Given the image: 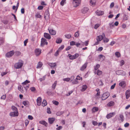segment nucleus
Listing matches in <instances>:
<instances>
[{
    "instance_id": "43",
    "label": "nucleus",
    "mask_w": 130,
    "mask_h": 130,
    "mask_svg": "<svg viewBox=\"0 0 130 130\" xmlns=\"http://www.w3.org/2000/svg\"><path fill=\"white\" fill-rule=\"evenodd\" d=\"M74 59L78 57L79 56V54L78 53H76L73 55Z\"/></svg>"
},
{
    "instance_id": "50",
    "label": "nucleus",
    "mask_w": 130,
    "mask_h": 130,
    "mask_svg": "<svg viewBox=\"0 0 130 130\" xmlns=\"http://www.w3.org/2000/svg\"><path fill=\"white\" fill-rule=\"evenodd\" d=\"M64 45H62L58 49V50H59L60 51H61V50H62L64 48Z\"/></svg>"
},
{
    "instance_id": "26",
    "label": "nucleus",
    "mask_w": 130,
    "mask_h": 130,
    "mask_svg": "<svg viewBox=\"0 0 130 130\" xmlns=\"http://www.w3.org/2000/svg\"><path fill=\"white\" fill-rule=\"evenodd\" d=\"M30 81L27 80H26L25 81L22 83V84L23 86L28 85V84L30 83Z\"/></svg>"
},
{
    "instance_id": "25",
    "label": "nucleus",
    "mask_w": 130,
    "mask_h": 130,
    "mask_svg": "<svg viewBox=\"0 0 130 130\" xmlns=\"http://www.w3.org/2000/svg\"><path fill=\"white\" fill-rule=\"evenodd\" d=\"M42 66V62H39L37 64L36 68L37 69L40 68Z\"/></svg>"
},
{
    "instance_id": "53",
    "label": "nucleus",
    "mask_w": 130,
    "mask_h": 130,
    "mask_svg": "<svg viewBox=\"0 0 130 130\" xmlns=\"http://www.w3.org/2000/svg\"><path fill=\"white\" fill-rule=\"evenodd\" d=\"M63 81L69 82L70 80V78H64L63 79Z\"/></svg>"
},
{
    "instance_id": "64",
    "label": "nucleus",
    "mask_w": 130,
    "mask_h": 130,
    "mask_svg": "<svg viewBox=\"0 0 130 130\" xmlns=\"http://www.w3.org/2000/svg\"><path fill=\"white\" fill-rule=\"evenodd\" d=\"M62 128V126H59L58 127L56 128V129L57 130H60Z\"/></svg>"
},
{
    "instance_id": "39",
    "label": "nucleus",
    "mask_w": 130,
    "mask_h": 130,
    "mask_svg": "<svg viewBox=\"0 0 130 130\" xmlns=\"http://www.w3.org/2000/svg\"><path fill=\"white\" fill-rule=\"evenodd\" d=\"M102 73V72L101 71L98 70L97 71V74L98 75L100 76L101 75Z\"/></svg>"
},
{
    "instance_id": "29",
    "label": "nucleus",
    "mask_w": 130,
    "mask_h": 130,
    "mask_svg": "<svg viewBox=\"0 0 130 130\" xmlns=\"http://www.w3.org/2000/svg\"><path fill=\"white\" fill-rule=\"evenodd\" d=\"M99 58L100 59H101L102 60H103L105 59V57L104 55L101 54L99 56Z\"/></svg>"
},
{
    "instance_id": "36",
    "label": "nucleus",
    "mask_w": 130,
    "mask_h": 130,
    "mask_svg": "<svg viewBox=\"0 0 130 130\" xmlns=\"http://www.w3.org/2000/svg\"><path fill=\"white\" fill-rule=\"evenodd\" d=\"M65 37L69 39L71 37V35L70 34H66L64 35Z\"/></svg>"
},
{
    "instance_id": "10",
    "label": "nucleus",
    "mask_w": 130,
    "mask_h": 130,
    "mask_svg": "<svg viewBox=\"0 0 130 130\" xmlns=\"http://www.w3.org/2000/svg\"><path fill=\"white\" fill-rule=\"evenodd\" d=\"M50 14L48 10L47 9L44 14V18L45 20H47Z\"/></svg>"
},
{
    "instance_id": "33",
    "label": "nucleus",
    "mask_w": 130,
    "mask_h": 130,
    "mask_svg": "<svg viewBox=\"0 0 130 130\" xmlns=\"http://www.w3.org/2000/svg\"><path fill=\"white\" fill-rule=\"evenodd\" d=\"M21 52L19 51H16L15 52V55L17 56H19L21 55Z\"/></svg>"
},
{
    "instance_id": "61",
    "label": "nucleus",
    "mask_w": 130,
    "mask_h": 130,
    "mask_svg": "<svg viewBox=\"0 0 130 130\" xmlns=\"http://www.w3.org/2000/svg\"><path fill=\"white\" fill-rule=\"evenodd\" d=\"M30 90L32 91H34L36 90V89L34 87H32L30 88Z\"/></svg>"
},
{
    "instance_id": "41",
    "label": "nucleus",
    "mask_w": 130,
    "mask_h": 130,
    "mask_svg": "<svg viewBox=\"0 0 130 130\" xmlns=\"http://www.w3.org/2000/svg\"><path fill=\"white\" fill-rule=\"evenodd\" d=\"M66 0H62L60 2V5L62 6H63L65 3H66Z\"/></svg>"
},
{
    "instance_id": "14",
    "label": "nucleus",
    "mask_w": 130,
    "mask_h": 130,
    "mask_svg": "<svg viewBox=\"0 0 130 130\" xmlns=\"http://www.w3.org/2000/svg\"><path fill=\"white\" fill-rule=\"evenodd\" d=\"M119 85L120 86L122 87L123 88H124L125 87L126 84L125 82L122 81L119 83Z\"/></svg>"
},
{
    "instance_id": "28",
    "label": "nucleus",
    "mask_w": 130,
    "mask_h": 130,
    "mask_svg": "<svg viewBox=\"0 0 130 130\" xmlns=\"http://www.w3.org/2000/svg\"><path fill=\"white\" fill-rule=\"evenodd\" d=\"M62 39L60 38H57L56 41V42L57 43H60L62 41Z\"/></svg>"
},
{
    "instance_id": "46",
    "label": "nucleus",
    "mask_w": 130,
    "mask_h": 130,
    "mask_svg": "<svg viewBox=\"0 0 130 130\" xmlns=\"http://www.w3.org/2000/svg\"><path fill=\"white\" fill-rule=\"evenodd\" d=\"M100 24H96L95 25L94 27V28L95 29H97L98 27H99L100 26Z\"/></svg>"
},
{
    "instance_id": "44",
    "label": "nucleus",
    "mask_w": 130,
    "mask_h": 130,
    "mask_svg": "<svg viewBox=\"0 0 130 130\" xmlns=\"http://www.w3.org/2000/svg\"><path fill=\"white\" fill-rule=\"evenodd\" d=\"M99 110V108L97 107H94L92 108V110L95 112Z\"/></svg>"
},
{
    "instance_id": "19",
    "label": "nucleus",
    "mask_w": 130,
    "mask_h": 130,
    "mask_svg": "<svg viewBox=\"0 0 130 130\" xmlns=\"http://www.w3.org/2000/svg\"><path fill=\"white\" fill-rule=\"evenodd\" d=\"M44 36L46 38L48 39H50L51 38L50 35L47 33H44Z\"/></svg>"
},
{
    "instance_id": "12",
    "label": "nucleus",
    "mask_w": 130,
    "mask_h": 130,
    "mask_svg": "<svg viewBox=\"0 0 130 130\" xmlns=\"http://www.w3.org/2000/svg\"><path fill=\"white\" fill-rule=\"evenodd\" d=\"M41 49L37 48L35 50V53L37 56L39 55L41 53Z\"/></svg>"
},
{
    "instance_id": "2",
    "label": "nucleus",
    "mask_w": 130,
    "mask_h": 130,
    "mask_svg": "<svg viewBox=\"0 0 130 130\" xmlns=\"http://www.w3.org/2000/svg\"><path fill=\"white\" fill-rule=\"evenodd\" d=\"M82 78L79 75H78L77 76L76 79L73 80L72 83L73 84H77L79 83L78 80L82 81Z\"/></svg>"
},
{
    "instance_id": "24",
    "label": "nucleus",
    "mask_w": 130,
    "mask_h": 130,
    "mask_svg": "<svg viewBox=\"0 0 130 130\" xmlns=\"http://www.w3.org/2000/svg\"><path fill=\"white\" fill-rule=\"evenodd\" d=\"M48 64L51 68L54 67L56 66V63H49Z\"/></svg>"
},
{
    "instance_id": "7",
    "label": "nucleus",
    "mask_w": 130,
    "mask_h": 130,
    "mask_svg": "<svg viewBox=\"0 0 130 130\" xmlns=\"http://www.w3.org/2000/svg\"><path fill=\"white\" fill-rule=\"evenodd\" d=\"M105 37V34L104 33H103L102 35H100L98 36L96 38V40L97 41H100L102 39L103 40L104 37Z\"/></svg>"
},
{
    "instance_id": "31",
    "label": "nucleus",
    "mask_w": 130,
    "mask_h": 130,
    "mask_svg": "<svg viewBox=\"0 0 130 130\" xmlns=\"http://www.w3.org/2000/svg\"><path fill=\"white\" fill-rule=\"evenodd\" d=\"M18 88L19 90L22 93H23L24 91L23 89V88L22 86H18Z\"/></svg>"
},
{
    "instance_id": "17",
    "label": "nucleus",
    "mask_w": 130,
    "mask_h": 130,
    "mask_svg": "<svg viewBox=\"0 0 130 130\" xmlns=\"http://www.w3.org/2000/svg\"><path fill=\"white\" fill-rule=\"evenodd\" d=\"M37 104L40 106L41 104V98L40 97H38L37 100Z\"/></svg>"
},
{
    "instance_id": "59",
    "label": "nucleus",
    "mask_w": 130,
    "mask_h": 130,
    "mask_svg": "<svg viewBox=\"0 0 130 130\" xmlns=\"http://www.w3.org/2000/svg\"><path fill=\"white\" fill-rule=\"evenodd\" d=\"M29 122V121H28V120H25V125L26 126L28 124Z\"/></svg>"
},
{
    "instance_id": "4",
    "label": "nucleus",
    "mask_w": 130,
    "mask_h": 130,
    "mask_svg": "<svg viewBox=\"0 0 130 130\" xmlns=\"http://www.w3.org/2000/svg\"><path fill=\"white\" fill-rule=\"evenodd\" d=\"M110 94L109 92H107L103 94L102 96V100H104L106 99L110 96Z\"/></svg>"
},
{
    "instance_id": "45",
    "label": "nucleus",
    "mask_w": 130,
    "mask_h": 130,
    "mask_svg": "<svg viewBox=\"0 0 130 130\" xmlns=\"http://www.w3.org/2000/svg\"><path fill=\"white\" fill-rule=\"evenodd\" d=\"M24 88H25L26 91H27V89L29 87V85H26L23 86Z\"/></svg>"
},
{
    "instance_id": "60",
    "label": "nucleus",
    "mask_w": 130,
    "mask_h": 130,
    "mask_svg": "<svg viewBox=\"0 0 130 130\" xmlns=\"http://www.w3.org/2000/svg\"><path fill=\"white\" fill-rule=\"evenodd\" d=\"M89 41H87L84 43V44L85 45V46H87L88 45V44H89Z\"/></svg>"
},
{
    "instance_id": "22",
    "label": "nucleus",
    "mask_w": 130,
    "mask_h": 130,
    "mask_svg": "<svg viewBox=\"0 0 130 130\" xmlns=\"http://www.w3.org/2000/svg\"><path fill=\"white\" fill-rule=\"evenodd\" d=\"M115 104L114 102L112 101H111L108 103L107 106L108 107H111L113 106Z\"/></svg>"
},
{
    "instance_id": "51",
    "label": "nucleus",
    "mask_w": 130,
    "mask_h": 130,
    "mask_svg": "<svg viewBox=\"0 0 130 130\" xmlns=\"http://www.w3.org/2000/svg\"><path fill=\"white\" fill-rule=\"evenodd\" d=\"M53 103L56 105H57L59 104V102L57 101H53Z\"/></svg>"
},
{
    "instance_id": "3",
    "label": "nucleus",
    "mask_w": 130,
    "mask_h": 130,
    "mask_svg": "<svg viewBox=\"0 0 130 130\" xmlns=\"http://www.w3.org/2000/svg\"><path fill=\"white\" fill-rule=\"evenodd\" d=\"M73 4L74 7H76L79 6L81 3V0H72Z\"/></svg>"
},
{
    "instance_id": "16",
    "label": "nucleus",
    "mask_w": 130,
    "mask_h": 130,
    "mask_svg": "<svg viewBox=\"0 0 130 130\" xmlns=\"http://www.w3.org/2000/svg\"><path fill=\"white\" fill-rule=\"evenodd\" d=\"M126 97V99H128L130 96V90L126 91L125 92Z\"/></svg>"
},
{
    "instance_id": "42",
    "label": "nucleus",
    "mask_w": 130,
    "mask_h": 130,
    "mask_svg": "<svg viewBox=\"0 0 130 130\" xmlns=\"http://www.w3.org/2000/svg\"><path fill=\"white\" fill-rule=\"evenodd\" d=\"M69 59L71 60H73L74 59L73 55H72L70 54H69L68 55Z\"/></svg>"
},
{
    "instance_id": "48",
    "label": "nucleus",
    "mask_w": 130,
    "mask_h": 130,
    "mask_svg": "<svg viewBox=\"0 0 130 130\" xmlns=\"http://www.w3.org/2000/svg\"><path fill=\"white\" fill-rule=\"evenodd\" d=\"M100 67V65L99 64H97L95 67L94 69L95 70H97Z\"/></svg>"
},
{
    "instance_id": "8",
    "label": "nucleus",
    "mask_w": 130,
    "mask_h": 130,
    "mask_svg": "<svg viewBox=\"0 0 130 130\" xmlns=\"http://www.w3.org/2000/svg\"><path fill=\"white\" fill-rule=\"evenodd\" d=\"M116 74L119 75H124L125 74V73L123 71L120 70L117 71L116 72Z\"/></svg>"
},
{
    "instance_id": "49",
    "label": "nucleus",
    "mask_w": 130,
    "mask_h": 130,
    "mask_svg": "<svg viewBox=\"0 0 130 130\" xmlns=\"http://www.w3.org/2000/svg\"><path fill=\"white\" fill-rule=\"evenodd\" d=\"M60 51L59 50H58L56 51V52L55 53L54 55L55 56H57L59 55V52Z\"/></svg>"
},
{
    "instance_id": "34",
    "label": "nucleus",
    "mask_w": 130,
    "mask_h": 130,
    "mask_svg": "<svg viewBox=\"0 0 130 130\" xmlns=\"http://www.w3.org/2000/svg\"><path fill=\"white\" fill-rule=\"evenodd\" d=\"M87 88V86L86 85H83L82 87V90L83 91H84L86 90Z\"/></svg>"
},
{
    "instance_id": "62",
    "label": "nucleus",
    "mask_w": 130,
    "mask_h": 130,
    "mask_svg": "<svg viewBox=\"0 0 130 130\" xmlns=\"http://www.w3.org/2000/svg\"><path fill=\"white\" fill-rule=\"evenodd\" d=\"M5 24H7L8 23V21L7 20H4L2 21Z\"/></svg>"
},
{
    "instance_id": "52",
    "label": "nucleus",
    "mask_w": 130,
    "mask_h": 130,
    "mask_svg": "<svg viewBox=\"0 0 130 130\" xmlns=\"http://www.w3.org/2000/svg\"><path fill=\"white\" fill-rule=\"evenodd\" d=\"M36 17L40 18L41 17V15L39 13H37L36 14Z\"/></svg>"
},
{
    "instance_id": "15",
    "label": "nucleus",
    "mask_w": 130,
    "mask_h": 130,
    "mask_svg": "<svg viewBox=\"0 0 130 130\" xmlns=\"http://www.w3.org/2000/svg\"><path fill=\"white\" fill-rule=\"evenodd\" d=\"M88 63L87 62L85 63L81 67L80 69V70L81 71H83L87 67Z\"/></svg>"
},
{
    "instance_id": "1",
    "label": "nucleus",
    "mask_w": 130,
    "mask_h": 130,
    "mask_svg": "<svg viewBox=\"0 0 130 130\" xmlns=\"http://www.w3.org/2000/svg\"><path fill=\"white\" fill-rule=\"evenodd\" d=\"M19 62L15 64L14 67L16 69H18L21 68L23 66V61L21 60H19Z\"/></svg>"
},
{
    "instance_id": "38",
    "label": "nucleus",
    "mask_w": 130,
    "mask_h": 130,
    "mask_svg": "<svg viewBox=\"0 0 130 130\" xmlns=\"http://www.w3.org/2000/svg\"><path fill=\"white\" fill-rule=\"evenodd\" d=\"M105 38H103V41L104 42H107L109 41V39L108 38H106L105 37H104Z\"/></svg>"
},
{
    "instance_id": "57",
    "label": "nucleus",
    "mask_w": 130,
    "mask_h": 130,
    "mask_svg": "<svg viewBox=\"0 0 130 130\" xmlns=\"http://www.w3.org/2000/svg\"><path fill=\"white\" fill-rule=\"evenodd\" d=\"M47 112L49 114H51V113L50 111V108H48L47 109Z\"/></svg>"
},
{
    "instance_id": "35",
    "label": "nucleus",
    "mask_w": 130,
    "mask_h": 130,
    "mask_svg": "<svg viewBox=\"0 0 130 130\" xmlns=\"http://www.w3.org/2000/svg\"><path fill=\"white\" fill-rule=\"evenodd\" d=\"M115 55L116 56L118 57H119L121 56L120 53L119 52H117L115 53Z\"/></svg>"
},
{
    "instance_id": "58",
    "label": "nucleus",
    "mask_w": 130,
    "mask_h": 130,
    "mask_svg": "<svg viewBox=\"0 0 130 130\" xmlns=\"http://www.w3.org/2000/svg\"><path fill=\"white\" fill-rule=\"evenodd\" d=\"M70 44L71 45H75V43L74 41H72L70 42Z\"/></svg>"
},
{
    "instance_id": "32",
    "label": "nucleus",
    "mask_w": 130,
    "mask_h": 130,
    "mask_svg": "<svg viewBox=\"0 0 130 130\" xmlns=\"http://www.w3.org/2000/svg\"><path fill=\"white\" fill-rule=\"evenodd\" d=\"M47 104V102L45 100H44L42 103V106L43 107L45 106Z\"/></svg>"
},
{
    "instance_id": "6",
    "label": "nucleus",
    "mask_w": 130,
    "mask_h": 130,
    "mask_svg": "<svg viewBox=\"0 0 130 130\" xmlns=\"http://www.w3.org/2000/svg\"><path fill=\"white\" fill-rule=\"evenodd\" d=\"M47 44L48 43L47 42L45 38H42L41 39V46H43L45 44L47 45Z\"/></svg>"
},
{
    "instance_id": "18",
    "label": "nucleus",
    "mask_w": 130,
    "mask_h": 130,
    "mask_svg": "<svg viewBox=\"0 0 130 130\" xmlns=\"http://www.w3.org/2000/svg\"><path fill=\"white\" fill-rule=\"evenodd\" d=\"M96 14L98 15H103L104 12L103 11L97 10L95 12Z\"/></svg>"
},
{
    "instance_id": "5",
    "label": "nucleus",
    "mask_w": 130,
    "mask_h": 130,
    "mask_svg": "<svg viewBox=\"0 0 130 130\" xmlns=\"http://www.w3.org/2000/svg\"><path fill=\"white\" fill-rule=\"evenodd\" d=\"M14 51H10L7 53L6 54V57L9 58L12 57L14 54Z\"/></svg>"
},
{
    "instance_id": "54",
    "label": "nucleus",
    "mask_w": 130,
    "mask_h": 130,
    "mask_svg": "<svg viewBox=\"0 0 130 130\" xmlns=\"http://www.w3.org/2000/svg\"><path fill=\"white\" fill-rule=\"evenodd\" d=\"M79 34L78 32V31L76 32L74 34V36L76 37H77L79 36Z\"/></svg>"
},
{
    "instance_id": "47",
    "label": "nucleus",
    "mask_w": 130,
    "mask_h": 130,
    "mask_svg": "<svg viewBox=\"0 0 130 130\" xmlns=\"http://www.w3.org/2000/svg\"><path fill=\"white\" fill-rule=\"evenodd\" d=\"M124 61L123 60H122L120 61V66H122L124 64Z\"/></svg>"
},
{
    "instance_id": "40",
    "label": "nucleus",
    "mask_w": 130,
    "mask_h": 130,
    "mask_svg": "<svg viewBox=\"0 0 130 130\" xmlns=\"http://www.w3.org/2000/svg\"><path fill=\"white\" fill-rule=\"evenodd\" d=\"M11 108L13 111H15L18 110L17 108L14 106H12Z\"/></svg>"
},
{
    "instance_id": "13",
    "label": "nucleus",
    "mask_w": 130,
    "mask_h": 130,
    "mask_svg": "<svg viewBox=\"0 0 130 130\" xmlns=\"http://www.w3.org/2000/svg\"><path fill=\"white\" fill-rule=\"evenodd\" d=\"M115 114V112L110 113L107 115L106 118L108 119H110L113 117Z\"/></svg>"
},
{
    "instance_id": "23",
    "label": "nucleus",
    "mask_w": 130,
    "mask_h": 130,
    "mask_svg": "<svg viewBox=\"0 0 130 130\" xmlns=\"http://www.w3.org/2000/svg\"><path fill=\"white\" fill-rule=\"evenodd\" d=\"M39 123L40 124H42L44 125L45 126H47L48 124L45 121L42 120L40 121H39Z\"/></svg>"
},
{
    "instance_id": "56",
    "label": "nucleus",
    "mask_w": 130,
    "mask_h": 130,
    "mask_svg": "<svg viewBox=\"0 0 130 130\" xmlns=\"http://www.w3.org/2000/svg\"><path fill=\"white\" fill-rule=\"evenodd\" d=\"M123 19L124 20H126L128 19V17L125 14H124L123 16Z\"/></svg>"
},
{
    "instance_id": "63",
    "label": "nucleus",
    "mask_w": 130,
    "mask_h": 130,
    "mask_svg": "<svg viewBox=\"0 0 130 130\" xmlns=\"http://www.w3.org/2000/svg\"><path fill=\"white\" fill-rule=\"evenodd\" d=\"M28 102L26 101H23V104L24 105V106H26Z\"/></svg>"
},
{
    "instance_id": "27",
    "label": "nucleus",
    "mask_w": 130,
    "mask_h": 130,
    "mask_svg": "<svg viewBox=\"0 0 130 130\" xmlns=\"http://www.w3.org/2000/svg\"><path fill=\"white\" fill-rule=\"evenodd\" d=\"M119 117L120 119H119V120L121 121V122H122L124 120V116L122 114H120L119 115Z\"/></svg>"
},
{
    "instance_id": "11",
    "label": "nucleus",
    "mask_w": 130,
    "mask_h": 130,
    "mask_svg": "<svg viewBox=\"0 0 130 130\" xmlns=\"http://www.w3.org/2000/svg\"><path fill=\"white\" fill-rule=\"evenodd\" d=\"M18 115V110L14 111L10 113V115L11 116H17Z\"/></svg>"
},
{
    "instance_id": "55",
    "label": "nucleus",
    "mask_w": 130,
    "mask_h": 130,
    "mask_svg": "<svg viewBox=\"0 0 130 130\" xmlns=\"http://www.w3.org/2000/svg\"><path fill=\"white\" fill-rule=\"evenodd\" d=\"M45 79V76H43V77L40 78H39V80L40 81H42L43 80H44Z\"/></svg>"
},
{
    "instance_id": "20",
    "label": "nucleus",
    "mask_w": 130,
    "mask_h": 130,
    "mask_svg": "<svg viewBox=\"0 0 130 130\" xmlns=\"http://www.w3.org/2000/svg\"><path fill=\"white\" fill-rule=\"evenodd\" d=\"M55 120V119L54 118H49L48 119V122L50 124H52Z\"/></svg>"
},
{
    "instance_id": "37",
    "label": "nucleus",
    "mask_w": 130,
    "mask_h": 130,
    "mask_svg": "<svg viewBox=\"0 0 130 130\" xmlns=\"http://www.w3.org/2000/svg\"><path fill=\"white\" fill-rule=\"evenodd\" d=\"M88 10V9H83L82 10V11L83 13H85L87 12Z\"/></svg>"
},
{
    "instance_id": "21",
    "label": "nucleus",
    "mask_w": 130,
    "mask_h": 130,
    "mask_svg": "<svg viewBox=\"0 0 130 130\" xmlns=\"http://www.w3.org/2000/svg\"><path fill=\"white\" fill-rule=\"evenodd\" d=\"M96 0H91L90 5L91 6H94L96 5Z\"/></svg>"
},
{
    "instance_id": "9",
    "label": "nucleus",
    "mask_w": 130,
    "mask_h": 130,
    "mask_svg": "<svg viewBox=\"0 0 130 130\" xmlns=\"http://www.w3.org/2000/svg\"><path fill=\"white\" fill-rule=\"evenodd\" d=\"M48 30L49 33L51 35H56V31L55 30H54L53 29H49V28L48 29Z\"/></svg>"
},
{
    "instance_id": "30",
    "label": "nucleus",
    "mask_w": 130,
    "mask_h": 130,
    "mask_svg": "<svg viewBox=\"0 0 130 130\" xmlns=\"http://www.w3.org/2000/svg\"><path fill=\"white\" fill-rule=\"evenodd\" d=\"M57 82L56 81L55 82L54 84H52V88L53 89H54L55 87L56 86L57 84Z\"/></svg>"
}]
</instances>
